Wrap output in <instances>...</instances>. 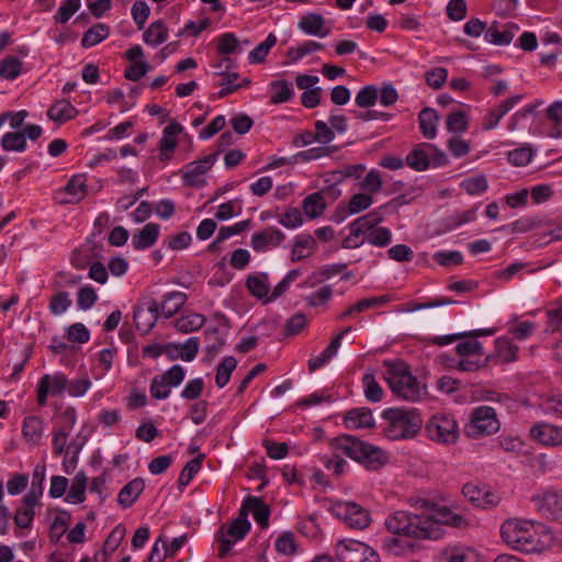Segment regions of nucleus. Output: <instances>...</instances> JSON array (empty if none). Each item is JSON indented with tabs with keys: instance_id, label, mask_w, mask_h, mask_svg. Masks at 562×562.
<instances>
[{
	"instance_id": "4468645a",
	"label": "nucleus",
	"mask_w": 562,
	"mask_h": 562,
	"mask_svg": "<svg viewBox=\"0 0 562 562\" xmlns=\"http://www.w3.org/2000/svg\"><path fill=\"white\" fill-rule=\"evenodd\" d=\"M239 509L241 515L246 518L249 514H251L255 521L262 529H267L269 527L271 509L270 506L266 504L261 497L251 495L245 497Z\"/></svg>"
},
{
	"instance_id": "0e129e2a",
	"label": "nucleus",
	"mask_w": 562,
	"mask_h": 562,
	"mask_svg": "<svg viewBox=\"0 0 562 562\" xmlns=\"http://www.w3.org/2000/svg\"><path fill=\"white\" fill-rule=\"evenodd\" d=\"M276 550L284 555H292L296 552L297 546L294 535L291 531H285L276 540Z\"/></svg>"
},
{
	"instance_id": "4c0bfd02",
	"label": "nucleus",
	"mask_w": 562,
	"mask_h": 562,
	"mask_svg": "<svg viewBox=\"0 0 562 562\" xmlns=\"http://www.w3.org/2000/svg\"><path fill=\"white\" fill-rule=\"evenodd\" d=\"M110 35V26L104 23H97L85 32L81 38V46L90 48L98 45Z\"/></svg>"
},
{
	"instance_id": "473e14b6",
	"label": "nucleus",
	"mask_w": 562,
	"mask_h": 562,
	"mask_svg": "<svg viewBox=\"0 0 562 562\" xmlns=\"http://www.w3.org/2000/svg\"><path fill=\"white\" fill-rule=\"evenodd\" d=\"M88 477L83 471H79L72 479V484L65 498L66 502L72 504H81L86 499Z\"/></svg>"
},
{
	"instance_id": "9d476101",
	"label": "nucleus",
	"mask_w": 562,
	"mask_h": 562,
	"mask_svg": "<svg viewBox=\"0 0 562 562\" xmlns=\"http://www.w3.org/2000/svg\"><path fill=\"white\" fill-rule=\"evenodd\" d=\"M461 493L472 506L483 510L495 508L501 502L498 494L494 493L490 487L474 482L465 483L461 488Z\"/></svg>"
},
{
	"instance_id": "09e8293b",
	"label": "nucleus",
	"mask_w": 562,
	"mask_h": 562,
	"mask_svg": "<svg viewBox=\"0 0 562 562\" xmlns=\"http://www.w3.org/2000/svg\"><path fill=\"white\" fill-rule=\"evenodd\" d=\"M23 63L15 56H8L0 61V77L14 80L22 72Z\"/></svg>"
},
{
	"instance_id": "f8f14e48",
	"label": "nucleus",
	"mask_w": 562,
	"mask_h": 562,
	"mask_svg": "<svg viewBox=\"0 0 562 562\" xmlns=\"http://www.w3.org/2000/svg\"><path fill=\"white\" fill-rule=\"evenodd\" d=\"M218 153H213L202 159L187 164L182 169V180L186 186L200 187L204 184L203 176L216 161Z\"/></svg>"
},
{
	"instance_id": "412c9836",
	"label": "nucleus",
	"mask_w": 562,
	"mask_h": 562,
	"mask_svg": "<svg viewBox=\"0 0 562 562\" xmlns=\"http://www.w3.org/2000/svg\"><path fill=\"white\" fill-rule=\"evenodd\" d=\"M373 203L371 194L367 192H360L353 194L346 206H340L336 214V221H344L348 215L358 214L369 209Z\"/></svg>"
},
{
	"instance_id": "4d7b16f0",
	"label": "nucleus",
	"mask_w": 562,
	"mask_h": 562,
	"mask_svg": "<svg viewBox=\"0 0 562 562\" xmlns=\"http://www.w3.org/2000/svg\"><path fill=\"white\" fill-rule=\"evenodd\" d=\"M158 378H160V380H162L169 387H177L183 382L186 378V370L180 364H173L164 373L158 374Z\"/></svg>"
},
{
	"instance_id": "de8ad7c7",
	"label": "nucleus",
	"mask_w": 562,
	"mask_h": 562,
	"mask_svg": "<svg viewBox=\"0 0 562 562\" xmlns=\"http://www.w3.org/2000/svg\"><path fill=\"white\" fill-rule=\"evenodd\" d=\"M277 36L273 33H269L263 42L257 45L248 55V59L250 64H259L262 63L269 50L276 45Z\"/></svg>"
},
{
	"instance_id": "774afa93",
	"label": "nucleus",
	"mask_w": 562,
	"mask_h": 562,
	"mask_svg": "<svg viewBox=\"0 0 562 562\" xmlns=\"http://www.w3.org/2000/svg\"><path fill=\"white\" fill-rule=\"evenodd\" d=\"M98 300V295L91 285H85L79 289L77 294V306L79 310L87 311L91 308Z\"/></svg>"
},
{
	"instance_id": "864d4df0",
	"label": "nucleus",
	"mask_w": 562,
	"mask_h": 562,
	"mask_svg": "<svg viewBox=\"0 0 562 562\" xmlns=\"http://www.w3.org/2000/svg\"><path fill=\"white\" fill-rule=\"evenodd\" d=\"M379 99V90L373 85L364 86L356 95L355 102L359 108H371Z\"/></svg>"
},
{
	"instance_id": "f03ea898",
	"label": "nucleus",
	"mask_w": 562,
	"mask_h": 562,
	"mask_svg": "<svg viewBox=\"0 0 562 562\" xmlns=\"http://www.w3.org/2000/svg\"><path fill=\"white\" fill-rule=\"evenodd\" d=\"M331 447L369 471H376L387 463V456L381 448L352 435L334 438Z\"/></svg>"
},
{
	"instance_id": "69168bd1",
	"label": "nucleus",
	"mask_w": 562,
	"mask_h": 562,
	"mask_svg": "<svg viewBox=\"0 0 562 562\" xmlns=\"http://www.w3.org/2000/svg\"><path fill=\"white\" fill-rule=\"evenodd\" d=\"M376 221L378 218L372 214L359 217L350 224V233L357 237L360 235L368 237Z\"/></svg>"
},
{
	"instance_id": "3c124183",
	"label": "nucleus",
	"mask_w": 562,
	"mask_h": 562,
	"mask_svg": "<svg viewBox=\"0 0 562 562\" xmlns=\"http://www.w3.org/2000/svg\"><path fill=\"white\" fill-rule=\"evenodd\" d=\"M533 157V150L530 145L525 144L518 148L509 150L507 153V160L515 167L527 166Z\"/></svg>"
},
{
	"instance_id": "0eeeda50",
	"label": "nucleus",
	"mask_w": 562,
	"mask_h": 562,
	"mask_svg": "<svg viewBox=\"0 0 562 562\" xmlns=\"http://www.w3.org/2000/svg\"><path fill=\"white\" fill-rule=\"evenodd\" d=\"M329 512L348 528L355 530H363L372 521L370 512L355 502H337Z\"/></svg>"
},
{
	"instance_id": "79ce46f5",
	"label": "nucleus",
	"mask_w": 562,
	"mask_h": 562,
	"mask_svg": "<svg viewBox=\"0 0 562 562\" xmlns=\"http://www.w3.org/2000/svg\"><path fill=\"white\" fill-rule=\"evenodd\" d=\"M204 323L205 317L202 314L192 313L176 319L175 327L178 331L188 334L200 329Z\"/></svg>"
},
{
	"instance_id": "052dcab7",
	"label": "nucleus",
	"mask_w": 562,
	"mask_h": 562,
	"mask_svg": "<svg viewBox=\"0 0 562 562\" xmlns=\"http://www.w3.org/2000/svg\"><path fill=\"white\" fill-rule=\"evenodd\" d=\"M81 5L80 0H65L61 2L57 10L54 20L56 23L64 24L79 10Z\"/></svg>"
},
{
	"instance_id": "a878e982",
	"label": "nucleus",
	"mask_w": 562,
	"mask_h": 562,
	"mask_svg": "<svg viewBox=\"0 0 562 562\" xmlns=\"http://www.w3.org/2000/svg\"><path fill=\"white\" fill-rule=\"evenodd\" d=\"M43 419L38 416H26L23 419L22 434L24 439L32 446H37L43 437Z\"/></svg>"
},
{
	"instance_id": "a211bd4d",
	"label": "nucleus",
	"mask_w": 562,
	"mask_h": 562,
	"mask_svg": "<svg viewBox=\"0 0 562 562\" xmlns=\"http://www.w3.org/2000/svg\"><path fill=\"white\" fill-rule=\"evenodd\" d=\"M183 131V127L178 122L169 123L162 130V136L159 142V158L161 161H167L171 158V154L177 147V136Z\"/></svg>"
},
{
	"instance_id": "f257e3e1",
	"label": "nucleus",
	"mask_w": 562,
	"mask_h": 562,
	"mask_svg": "<svg viewBox=\"0 0 562 562\" xmlns=\"http://www.w3.org/2000/svg\"><path fill=\"white\" fill-rule=\"evenodd\" d=\"M384 525L390 533L415 540H438L445 533L443 526L464 529L469 520L448 506L419 498L415 512H393L385 518Z\"/></svg>"
},
{
	"instance_id": "1a4fd4ad",
	"label": "nucleus",
	"mask_w": 562,
	"mask_h": 562,
	"mask_svg": "<svg viewBox=\"0 0 562 562\" xmlns=\"http://www.w3.org/2000/svg\"><path fill=\"white\" fill-rule=\"evenodd\" d=\"M528 521H507L501 528L502 537L507 543L512 544L514 549L521 552H532L536 550V542L527 535Z\"/></svg>"
},
{
	"instance_id": "20e7f679",
	"label": "nucleus",
	"mask_w": 562,
	"mask_h": 562,
	"mask_svg": "<svg viewBox=\"0 0 562 562\" xmlns=\"http://www.w3.org/2000/svg\"><path fill=\"white\" fill-rule=\"evenodd\" d=\"M383 366L386 368L384 379L394 395L411 402L422 398L420 384L403 360H384Z\"/></svg>"
},
{
	"instance_id": "9b49d317",
	"label": "nucleus",
	"mask_w": 562,
	"mask_h": 562,
	"mask_svg": "<svg viewBox=\"0 0 562 562\" xmlns=\"http://www.w3.org/2000/svg\"><path fill=\"white\" fill-rule=\"evenodd\" d=\"M67 387V378L64 373L44 374L36 386L37 403L40 406L47 404V396H59Z\"/></svg>"
},
{
	"instance_id": "cd10ccee",
	"label": "nucleus",
	"mask_w": 562,
	"mask_h": 562,
	"mask_svg": "<svg viewBox=\"0 0 562 562\" xmlns=\"http://www.w3.org/2000/svg\"><path fill=\"white\" fill-rule=\"evenodd\" d=\"M407 165L415 171H424L430 167V153L427 143L416 145L406 156Z\"/></svg>"
},
{
	"instance_id": "ddd939ff",
	"label": "nucleus",
	"mask_w": 562,
	"mask_h": 562,
	"mask_svg": "<svg viewBox=\"0 0 562 562\" xmlns=\"http://www.w3.org/2000/svg\"><path fill=\"white\" fill-rule=\"evenodd\" d=\"M562 492L547 490L541 493L535 494L531 497V503L535 509L542 517L554 521L555 515L561 506Z\"/></svg>"
},
{
	"instance_id": "f704fd0d",
	"label": "nucleus",
	"mask_w": 562,
	"mask_h": 562,
	"mask_svg": "<svg viewBox=\"0 0 562 562\" xmlns=\"http://www.w3.org/2000/svg\"><path fill=\"white\" fill-rule=\"evenodd\" d=\"M187 295L182 292L172 291L164 296L161 302V314L165 318H170L176 315L179 310L184 305Z\"/></svg>"
},
{
	"instance_id": "72a5a7b5",
	"label": "nucleus",
	"mask_w": 562,
	"mask_h": 562,
	"mask_svg": "<svg viewBox=\"0 0 562 562\" xmlns=\"http://www.w3.org/2000/svg\"><path fill=\"white\" fill-rule=\"evenodd\" d=\"M346 268V263L325 265L311 276V284L323 283L331 277L340 273H342L341 279L347 280L351 277V273L348 271L344 272Z\"/></svg>"
},
{
	"instance_id": "5fc2aeb1",
	"label": "nucleus",
	"mask_w": 562,
	"mask_h": 562,
	"mask_svg": "<svg viewBox=\"0 0 562 562\" xmlns=\"http://www.w3.org/2000/svg\"><path fill=\"white\" fill-rule=\"evenodd\" d=\"M460 187L471 195H476L485 192L488 188L487 179L485 176H476V177H470L460 183Z\"/></svg>"
},
{
	"instance_id": "b1692460",
	"label": "nucleus",
	"mask_w": 562,
	"mask_h": 562,
	"mask_svg": "<svg viewBox=\"0 0 562 562\" xmlns=\"http://www.w3.org/2000/svg\"><path fill=\"white\" fill-rule=\"evenodd\" d=\"M519 348L509 339L499 337L495 340V355H488L486 362L498 360L501 362H513L517 359Z\"/></svg>"
},
{
	"instance_id": "13d9d810",
	"label": "nucleus",
	"mask_w": 562,
	"mask_h": 562,
	"mask_svg": "<svg viewBox=\"0 0 562 562\" xmlns=\"http://www.w3.org/2000/svg\"><path fill=\"white\" fill-rule=\"evenodd\" d=\"M94 248H75L71 254L70 262L77 269H86L94 259Z\"/></svg>"
},
{
	"instance_id": "c756f323",
	"label": "nucleus",
	"mask_w": 562,
	"mask_h": 562,
	"mask_svg": "<svg viewBox=\"0 0 562 562\" xmlns=\"http://www.w3.org/2000/svg\"><path fill=\"white\" fill-rule=\"evenodd\" d=\"M438 113L432 108H424L418 114L420 133L428 139H434L437 135Z\"/></svg>"
},
{
	"instance_id": "6e6552de",
	"label": "nucleus",
	"mask_w": 562,
	"mask_h": 562,
	"mask_svg": "<svg viewBox=\"0 0 562 562\" xmlns=\"http://www.w3.org/2000/svg\"><path fill=\"white\" fill-rule=\"evenodd\" d=\"M251 529V524L241 512H238V517L234 519L228 528L225 530L223 525L216 532L215 539L218 542V557L226 558L235 542L243 540Z\"/></svg>"
},
{
	"instance_id": "4be33fe9",
	"label": "nucleus",
	"mask_w": 562,
	"mask_h": 562,
	"mask_svg": "<svg viewBox=\"0 0 562 562\" xmlns=\"http://www.w3.org/2000/svg\"><path fill=\"white\" fill-rule=\"evenodd\" d=\"M297 26L306 35L326 37L330 33V30L325 27L323 15L314 12L302 16Z\"/></svg>"
},
{
	"instance_id": "58836bf2",
	"label": "nucleus",
	"mask_w": 562,
	"mask_h": 562,
	"mask_svg": "<svg viewBox=\"0 0 562 562\" xmlns=\"http://www.w3.org/2000/svg\"><path fill=\"white\" fill-rule=\"evenodd\" d=\"M270 89L273 91L270 103L280 104L289 102L293 97L292 83L286 80H276L270 83Z\"/></svg>"
},
{
	"instance_id": "bb28decb",
	"label": "nucleus",
	"mask_w": 562,
	"mask_h": 562,
	"mask_svg": "<svg viewBox=\"0 0 562 562\" xmlns=\"http://www.w3.org/2000/svg\"><path fill=\"white\" fill-rule=\"evenodd\" d=\"M78 113V110L68 100L56 101L47 111L49 120L64 124L72 120Z\"/></svg>"
},
{
	"instance_id": "e2e57ef3",
	"label": "nucleus",
	"mask_w": 562,
	"mask_h": 562,
	"mask_svg": "<svg viewBox=\"0 0 562 562\" xmlns=\"http://www.w3.org/2000/svg\"><path fill=\"white\" fill-rule=\"evenodd\" d=\"M447 562H480L477 553L469 548H453L446 553Z\"/></svg>"
},
{
	"instance_id": "c85d7f7f",
	"label": "nucleus",
	"mask_w": 562,
	"mask_h": 562,
	"mask_svg": "<svg viewBox=\"0 0 562 562\" xmlns=\"http://www.w3.org/2000/svg\"><path fill=\"white\" fill-rule=\"evenodd\" d=\"M45 480V467L36 465L33 472L31 490L23 496L22 502L26 506H36L38 498L43 493V482Z\"/></svg>"
},
{
	"instance_id": "7c9ffc66",
	"label": "nucleus",
	"mask_w": 562,
	"mask_h": 562,
	"mask_svg": "<svg viewBox=\"0 0 562 562\" xmlns=\"http://www.w3.org/2000/svg\"><path fill=\"white\" fill-rule=\"evenodd\" d=\"M246 288L252 296L268 303L267 297H269L270 286L267 273L249 274L246 279Z\"/></svg>"
},
{
	"instance_id": "a18cd8bd",
	"label": "nucleus",
	"mask_w": 562,
	"mask_h": 562,
	"mask_svg": "<svg viewBox=\"0 0 562 562\" xmlns=\"http://www.w3.org/2000/svg\"><path fill=\"white\" fill-rule=\"evenodd\" d=\"M1 147L7 151H19L22 153L26 149L27 143L24 134L21 132H8L5 133L0 142Z\"/></svg>"
},
{
	"instance_id": "a19ab883",
	"label": "nucleus",
	"mask_w": 562,
	"mask_h": 562,
	"mask_svg": "<svg viewBox=\"0 0 562 562\" xmlns=\"http://www.w3.org/2000/svg\"><path fill=\"white\" fill-rule=\"evenodd\" d=\"M236 367L237 360L233 356H227L220 362L215 374V384L218 389H223L227 385Z\"/></svg>"
},
{
	"instance_id": "2f4dec72",
	"label": "nucleus",
	"mask_w": 562,
	"mask_h": 562,
	"mask_svg": "<svg viewBox=\"0 0 562 562\" xmlns=\"http://www.w3.org/2000/svg\"><path fill=\"white\" fill-rule=\"evenodd\" d=\"M168 38V27L161 20L149 24L143 34V40L147 45L156 47L165 43Z\"/></svg>"
},
{
	"instance_id": "f3484780",
	"label": "nucleus",
	"mask_w": 562,
	"mask_h": 562,
	"mask_svg": "<svg viewBox=\"0 0 562 562\" xmlns=\"http://www.w3.org/2000/svg\"><path fill=\"white\" fill-rule=\"evenodd\" d=\"M369 546L364 542L347 539L336 544L335 553L340 562H359Z\"/></svg>"
},
{
	"instance_id": "c03bdc74",
	"label": "nucleus",
	"mask_w": 562,
	"mask_h": 562,
	"mask_svg": "<svg viewBox=\"0 0 562 562\" xmlns=\"http://www.w3.org/2000/svg\"><path fill=\"white\" fill-rule=\"evenodd\" d=\"M158 235L159 225L156 223H148L133 236V244L134 246H151L156 243Z\"/></svg>"
},
{
	"instance_id": "37998d69",
	"label": "nucleus",
	"mask_w": 562,
	"mask_h": 562,
	"mask_svg": "<svg viewBox=\"0 0 562 562\" xmlns=\"http://www.w3.org/2000/svg\"><path fill=\"white\" fill-rule=\"evenodd\" d=\"M71 520V515L65 509L58 510V516L55 517L50 525L49 537L52 542L56 543L66 532V529Z\"/></svg>"
},
{
	"instance_id": "ea45409f",
	"label": "nucleus",
	"mask_w": 562,
	"mask_h": 562,
	"mask_svg": "<svg viewBox=\"0 0 562 562\" xmlns=\"http://www.w3.org/2000/svg\"><path fill=\"white\" fill-rule=\"evenodd\" d=\"M302 209L308 218H316L324 213L326 201L321 196V193L314 192L302 201Z\"/></svg>"
},
{
	"instance_id": "dca6fc26",
	"label": "nucleus",
	"mask_w": 562,
	"mask_h": 562,
	"mask_svg": "<svg viewBox=\"0 0 562 562\" xmlns=\"http://www.w3.org/2000/svg\"><path fill=\"white\" fill-rule=\"evenodd\" d=\"M161 314V303L156 300H150L147 308L136 307L134 310V321L137 329L147 333L156 324L159 315Z\"/></svg>"
},
{
	"instance_id": "2eb2a0df",
	"label": "nucleus",
	"mask_w": 562,
	"mask_h": 562,
	"mask_svg": "<svg viewBox=\"0 0 562 562\" xmlns=\"http://www.w3.org/2000/svg\"><path fill=\"white\" fill-rule=\"evenodd\" d=\"M530 436L543 446L557 447L562 443V428L548 423L533 425L530 429Z\"/></svg>"
},
{
	"instance_id": "423d86ee",
	"label": "nucleus",
	"mask_w": 562,
	"mask_h": 562,
	"mask_svg": "<svg viewBox=\"0 0 562 562\" xmlns=\"http://www.w3.org/2000/svg\"><path fill=\"white\" fill-rule=\"evenodd\" d=\"M425 431L430 440L446 445L454 443L459 438L458 423L446 413L432 415L425 425Z\"/></svg>"
},
{
	"instance_id": "603ef678",
	"label": "nucleus",
	"mask_w": 562,
	"mask_h": 562,
	"mask_svg": "<svg viewBox=\"0 0 562 562\" xmlns=\"http://www.w3.org/2000/svg\"><path fill=\"white\" fill-rule=\"evenodd\" d=\"M396 533H392L390 537H384L382 539L383 548L391 554L402 555L406 551L412 550L414 544L407 540L395 537Z\"/></svg>"
},
{
	"instance_id": "680f3d73",
	"label": "nucleus",
	"mask_w": 562,
	"mask_h": 562,
	"mask_svg": "<svg viewBox=\"0 0 562 562\" xmlns=\"http://www.w3.org/2000/svg\"><path fill=\"white\" fill-rule=\"evenodd\" d=\"M381 173L376 169H371L367 172L362 181L360 182V189L369 194L376 193L382 189Z\"/></svg>"
},
{
	"instance_id": "6e6d98bb",
	"label": "nucleus",
	"mask_w": 562,
	"mask_h": 562,
	"mask_svg": "<svg viewBox=\"0 0 562 562\" xmlns=\"http://www.w3.org/2000/svg\"><path fill=\"white\" fill-rule=\"evenodd\" d=\"M250 224L249 220L241 221L238 223H235L232 226H223L220 228L217 236L214 241H212L209 246H218V244L223 243L224 240L228 239L233 235L240 234L244 232Z\"/></svg>"
},
{
	"instance_id": "aec40b11",
	"label": "nucleus",
	"mask_w": 562,
	"mask_h": 562,
	"mask_svg": "<svg viewBox=\"0 0 562 562\" xmlns=\"http://www.w3.org/2000/svg\"><path fill=\"white\" fill-rule=\"evenodd\" d=\"M344 425L348 429L372 428L374 427V418L369 407H357L346 412L344 416Z\"/></svg>"
},
{
	"instance_id": "7ed1b4c3",
	"label": "nucleus",
	"mask_w": 562,
	"mask_h": 562,
	"mask_svg": "<svg viewBox=\"0 0 562 562\" xmlns=\"http://www.w3.org/2000/svg\"><path fill=\"white\" fill-rule=\"evenodd\" d=\"M381 416L387 422L383 434L390 440L413 439L424 423L417 408L390 407L384 409Z\"/></svg>"
},
{
	"instance_id": "5701e85b",
	"label": "nucleus",
	"mask_w": 562,
	"mask_h": 562,
	"mask_svg": "<svg viewBox=\"0 0 562 562\" xmlns=\"http://www.w3.org/2000/svg\"><path fill=\"white\" fill-rule=\"evenodd\" d=\"M145 488V481L135 477L125 484L119 492L117 502L123 508H130L137 501Z\"/></svg>"
},
{
	"instance_id": "49530a36",
	"label": "nucleus",
	"mask_w": 562,
	"mask_h": 562,
	"mask_svg": "<svg viewBox=\"0 0 562 562\" xmlns=\"http://www.w3.org/2000/svg\"><path fill=\"white\" fill-rule=\"evenodd\" d=\"M362 384L364 386L366 398L371 403H378L383 398V389L375 381L374 374L371 372L362 376Z\"/></svg>"
},
{
	"instance_id": "6ab92c4d",
	"label": "nucleus",
	"mask_w": 562,
	"mask_h": 562,
	"mask_svg": "<svg viewBox=\"0 0 562 562\" xmlns=\"http://www.w3.org/2000/svg\"><path fill=\"white\" fill-rule=\"evenodd\" d=\"M522 99V94L513 95L504 101H502L498 105L491 109V111L485 115L482 128L484 131L494 130L499 121Z\"/></svg>"
},
{
	"instance_id": "bf43d9fd",
	"label": "nucleus",
	"mask_w": 562,
	"mask_h": 562,
	"mask_svg": "<svg viewBox=\"0 0 562 562\" xmlns=\"http://www.w3.org/2000/svg\"><path fill=\"white\" fill-rule=\"evenodd\" d=\"M217 41H218L217 52L221 55L236 54V53H239V50H240L239 49V41H238L237 36L232 32L224 33L223 35H221L217 38Z\"/></svg>"
},
{
	"instance_id": "c9c22d12",
	"label": "nucleus",
	"mask_w": 562,
	"mask_h": 562,
	"mask_svg": "<svg viewBox=\"0 0 562 562\" xmlns=\"http://www.w3.org/2000/svg\"><path fill=\"white\" fill-rule=\"evenodd\" d=\"M205 459L204 453H199L195 458L189 460L180 472L178 479L179 488L182 491L193 477L199 473Z\"/></svg>"
},
{
	"instance_id": "39448f33",
	"label": "nucleus",
	"mask_w": 562,
	"mask_h": 562,
	"mask_svg": "<svg viewBox=\"0 0 562 562\" xmlns=\"http://www.w3.org/2000/svg\"><path fill=\"white\" fill-rule=\"evenodd\" d=\"M501 423L493 407L482 405L474 408L464 431L471 438L491 436L499 430Z\"/></svg>"
},
{
	"instance_id": "e433bc0d",
	"label": "nucleus",
	"mask_w": 562,
	"mask_h": 562,
	"mask_svg": "<svg viewBox=\"0 0 562 562\" xmlns=\"http://www.w3.org/2000/svg\"><path fill=\"white\" fill-rule=\"evenodd\" d=\"M283 233L277 228L268 227L255 233L251 237V246H278L283 241Z\"/></svg>"
},
{
	"instance_id": "338daca9",
	"label": "nucleus",
	"mask_w": 562,
	"mask_h": 562,
	"mask_svg": "<svg viewBox=\"0 0 562 562\" xmlns=\"http://www.w3.org/2000/svg\"><path fill=\"white\" fill-rule=\"evenodd\" d=\"M71 305V300L67 292L60 291L53 295L49 301V312L53 315H60L65 313Z\"/></svg>"
},
{
	"instance_id": "8fccbe9b",
	"label": "nucleus",
	"mask_w": 562,
	"mask_h": 562,
	"mask_svg": "<svg viewBox=\"0 0 562 562\" xmlns=\"http://www.w3.org/2000/svg\"><path fill=\"white\" fill-rule=\"evenodd\" d=\"M446 127L450 133H464L469 127L468 115L462 110H454L447 116Z\"/></svg>"
},
{
	"instance_id": "393cba45",
	"label": "nucleus",
	"mask_w": 562,
	"mask_h": 562,
	"mask_svg": "<svg viewBox=\"0 0 562 562\" xmlns=\"http://www.w3.org/2000/svg\"><path fill=\"white\" fill-rule=\"evenodd\" d=\"M125 535V527L122 524L116 525L106 537L102 549L94 554L95 562H98L100 555H102V562H108V557L119 548Z\"/></svg>"
}]
</instances>
